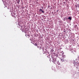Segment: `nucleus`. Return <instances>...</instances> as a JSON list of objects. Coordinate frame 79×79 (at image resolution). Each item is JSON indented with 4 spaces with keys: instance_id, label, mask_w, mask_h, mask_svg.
Instances as JSON below:
<instances>
[{
    "instance_id": "nucleus-1",
    "label": "nucleus",
    "mask_w": 79,
    "mask_h": 79,
    "mask_svg": "<svg viewBox=\"0 0 79 79\" xmlns=\"http://www.w3.org/2000/svg\"><path fill=\"white\" fill-rule=\"evenodd\" d=\"M56 58H54L53 60H52V62H56Z\"/></svg>"
},
{
    "instance_id": "nucleus-4",
    "label": "nucleus",
    "mask_w": 79,
    "mask_h": 79,
    "mask_svg": "<svg viewBox=\"0 0 79 79\" xmlns=\"http://www.w3.org/2000/svg\"><path fill=\"white\" fill-rule=\"evenodd\" d=\"M16 1L17 2V3H19V2H20V0H16Z\"/></svg>"
},
{
    "instance_id": "nucleus-17",
    "label": "nucleus",
    "mask_w": 79,
    "mask_h": 79,
    "mask_svg": "<svg viewBox=\"0 0 79 79\" xmlns=\"http://www.w3.org/2000/svg\"><path fill=\"white\" fill-rule=\"evenodd\" d=\"M64 32H65V31H64Z\"/></svg>"
},
{
    "instance_id": "nucleus-6",
    "label": "nucleus",
    "mask_w": 79,
    "mask_h": 79,
    "mask_svg": "<svg viewBox=\"0 0 79 79\" xmlns=\"http://www.w3.org/2000/svg\"><path fill=\"white\" fill-rule=\"evenodd\" d=\"M62 58H66V56L64 55H62Z\"/></svg>"
},
{
    "instance_id": "nucleus-10",
    "label": "nucleus",
    "mask_w": 79,
    "mask_h": 79,
    "mask_svg": "<svg viewBox=\"0 0 79 79\" xmlns=\"http://www.w3.org/2000/svg\"><path fill=\"white\" fill-rule=\"evenodd\" d=\"M65 3L66 2H64V4H65Z\"/></svg>"
},
{
    "instance_id": "nucleus-11",
    "label": "nucleus",
    "mask_w": 79,
    "mask_h": 79,
    "mask_svg": "<svg viewBox=\"0 0 79 79\" xmlns=\"http://www.w3.org/2000/svg\"><path fill=\"white\" fill-rule=\"evenodd\" d=\"M58 11H59V10H57L56 11V12H58Z\"/></svg>"
},
{
    "instance_id": "nucleus-7",
    "label": "nucleus",
    "mask_w": 79,
    "mask_h": 79,
    "mask_svg": "<svg viewBox=\"0 0 79 79\" xmlns=\"http://www.w3.org/2000/svg\"><path fill=\"white\" fill-rule=\"evenodd\" d=\"M68 19H70V20H71V19H71V17L68 18Z\"/></svg>"
},
{
    "instance_id": "nucleus-5",
    "label": "nucleus",
    "mask_w": 79,
    "mask_h": 79,
    "mask_svg": "<svg viewBox=\"0 0 79 79\" xmlns=\"http://www.w3.org/2000/svg\"><path fill=\"white\" fill-rule=\"evenodd\" d=\"M61 62H63V61H64V58L61 59Z\"/></svg>"
},
{
    "instance_id": "nucleus-18",
    "label": "nucleus",
    "mask_w": 79,
    "mask_h": 79,
    "mask_svg": "<svg viewBox=\"0 0 79 79\" xmlns=\"http://www.w3.org/2000/svg\"><path fill=\"white\" fill-rule=\"evenodd\" d=\"M43 51L44 52V50H43Z\"/></svg>"
},
{
    "instance_id": "nucleus-3",
    "label": "nucleus",
    "mask_w": 79,
    "mask_h": 79,
    "mask_svg": "<svg viewBox=\"0 0 79 79\" xmlns=\"http://www.w3.org/2000/svg\"><path fill=\"white\" fill-rule=\"evenodd\" d=\"M38 48H40V49H42V46H37Z\"/></svg>"
},
{
    "instance_id": "nucleus-12",
    "label": "nucleus",
    "mask_w": 79,
    "mask_h": 79,
    "mask_svg": "<svg viewBox=\"0 0 79 79\" xmlns=\"http://www.w3.org/2000/svg\"><path fill=\"white\" fill-rule=\"evenodd\" d=\"M43 53H45V52H43Z\"/></svg>"
},
{
    "instance_id": "nucleus-13",
    "label": "nucleus",
    "mask_w": 79,
    "mask_h": 79,
    "mask_svg": "<svg viewBox=\"0 0 79 79\" xmlns=\"http://www.w3.org/2000/svg\"><path fill=\"white\" fill-rule=\"evenodd\" d=\"M14 15H16V13H14Z\"/></svg>"
},
{
    "instance_id": "nucleus-8",
    "label": "nucleus",
    "mask_w": 79,
    "mask_h": 79,
    "mask_svg": "<svg viewBox=\"0 0 79 79\" xmlns=\"http://www.w3.org/2000/svg\"><path fill=\"white\" fill-rule=\"evenodd\" d=\"M35 46H37V44L35 43Z\"/></svg>"
},
{
    "instance_id": "nucleus-15",
    "label": "nucleus",
    "mask_w": 79,
    "mask_h": 79,
    "mask_svg": "<svg viewBox=\"0 0 79 79\" xmlns=\"http://www.w3.org/2000/svg\"><path fill=\"white\" fill-rule=\"evenodd\" d=\"M42 50H44V49L43 48V49H42Z\"/></svg>"
},
{
    "instance_id": "nucleus-9",
    "label": "nucleus",
    "mask_w": 79,
    "mask_h": 79,
    "mask_svg": "<svg viewBox=\"0 0 79 79\" xmlns=\"http://www.w3.org/2000/svg\"><path fill=\"white\" fill-rule=\"evenodd\" d=\"M45 4H44V6H45Z\"/></svg>"
},
{
    "instance_id": "nucleus-14",
    "label": "nucleus",
    "mask_w": 79,
    "mask_h": 79,
    "mask_svg": "<svg viewBox=\"0 0 79 79\" xmlns=\"http://www.w3.org/2000/svg\"><path fill=\"white\" fill-rule=\"evenodd\" d=\"M46 7H47V6H46Z\"/></svg>"
},
{
    "instance_id": "nucleus-2",
    "label": "nucleus",
    "mask_w": 79,
    "mask_h": 79,
    "mask_svg": "<svg viewBox=\"0 0 79 79\" xmlns=\"http://www.w3.org/2000/svg\"><path fill=\"white\" fill-rule=\"evenodd\" d=\"M39 11H40H40H41L43 13H44V11L43 10H42V9H40V10H39Z\"/></svg>"
},
{
    "instance_id": "nucleus-16",
    "label": "nucleus",
    "mask_w": 79,
    "mask_h": 79,
    "mask_svg": "<svg viewBox=\"0 0 79 79\" xmlns=\"http://www.w3.org/2000/svg\"><path fill=\"white\" fill-rule=\"evenodd\" d=\"M42 8H43V7H42Z\"/></svg>"
}]
</instances>
